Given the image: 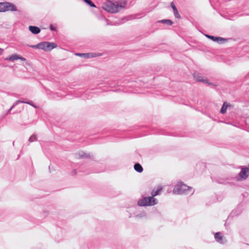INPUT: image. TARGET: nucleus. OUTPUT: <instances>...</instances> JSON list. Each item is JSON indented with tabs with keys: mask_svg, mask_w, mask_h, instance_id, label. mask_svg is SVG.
Instances as JSON below:
<instances>
[{
	"mask_svg": "<svg viewBox=\"0 0 249 249\" xmlns=\"http://www.w3.org/2000/svg\"><path fill=\"white\" fill-rule=\"evenodd\" d=\"M5 3L6 2H0V12H5Z\"/></svg>",
	"mask_w": 249,
	"mask_h": 249,
	"instance_id": "21",
	"label": "nucleus"
},
{
	"mask_svg": "<svg viewBox=\"0 0 249 249\" xmlns=\"http://www.w3.org/2000/svg\"><path fill=\"white\" fill-rule=\"evenodd\" d=\"M145 215V214H144V213H142L140 214H137L136 216L137 217H142L144 216Z\"/></svg>",
	"mask_w": 249,
	"mask_h": 249,
	"instance_id": "26",
	"label": "nucleus"
},
{
	"mask_svg": "<svg viewBox=\"0 0 249 249\" xmlns=\"http://www.w3.org/2000/svg\"><path fill=\"white\" fill-rule=\"evenodd\" d=\"M86 3L91 7H96L95 4L91 0H83Z\"/></svg>",
	"mask_w": 249,
	"mask_h": 249,
	"instance_id": "19",
	"label": "nucleus"
},
{
	"mask_svg": "<svg viewBox=\"0 0 249 249\" xmlns=\"http://www.w3.org/2000/svg\"><path fill=\"white\" fill-rule=\"evenodd\" d=\"M25 103V104H29L33 107H34L36 108V106H35L33 103L32 102V101H21V100H18L16 101V104H18V103Z\"/></svg>",
	"mask_w": 249,
	"mask_h": 249,
	"instance_id": "18",
	"label": "nucleus"
},
{
	"mask_svg": "<svg viewBox=\"0 0 249 249\" xmlns=\"http://www.w3.org/2000/svg\"><path fill=\"white\" fill-rule=\"evenodd\" d=\"M18 104H16V102L14 103L13 106L9 108V109L8 111V112H10L11 110Z\"/></svg>",
	"mask_w": 249,
	"mask_h": 249,
	"instance_id": "25",
	"label": "nucleus"
},
{
	"mask_svg": "<svg viewBox=\"0 0 249 249\" xmlns=\"http://www.w3.org/2000/svg\"><path fill=\"white\" fill-rule=\"evenodd\" d=\"M37 137L36 134H33L29 139L28 141L30 142H32L37 141Z\"/></svg>",
	"mask_w": 249,
	"mask_h": 249,
	"instance_id": "22",
	"label": "nucleus"
},
{
	"mask_svg": "<svg viewBox=\"0 0 249 249\" xmlns=\"http://www.w3.org/2000/svg\"><path fill=\"white\" fill-rule=\"evenodd\" d=\"M49 170H50V171H51V166H49Z\"/></svg>",
	"mask_w": 249,
	"mask_h": 249,
	"instance_id": "31",
	"label": "nucleus"
},
{
	"mask_svg": "<svg viewBox=\"0 0 249 249\" xmlns=\"http://www.w3.org/2000/svg\"><path fill=\"white\" fill-rule=\"evenodd\" d=\"M124 5L120 4L118 2L113 3L108 0L103 6V8L108 12L116 13L119 12L121 9L124 8Z\"/></svg>",
	"mask_w": 249,
	"mask_h": 249,
	"instance_id": "3",
	"label": "nucleus"
},
{
	"mask_svg": "<svg viewBox=\"0 0 249 249\" xmlns=\"http://www.w3.org/2000/svg\"><path fill=\"white\" fill-rule=\"evenodd\" d=\"M230 106V104L227 102H224L221 107L220 110V112L221 114H225L226 112L228 107Z\"/></svg>",
	"mask_w": 249,
	"mask_h": 249,
	"instance_id": "15",
	"label": "nucleus"
},
{
	"mask_svg": "<svg viewBox=\"0 0 249 249\" xmlns=\"http://www.w3.org/2000/svg\"><path fill=\"white\" fill-rule=\"evenodd\" d=\"M3 51V49L0 48V55L2 54Z\"/></svg>",
	"mask_w": 249,
	"mask_h": 249,
	"instance_id": "27",
	"label": "nucleus"
},
{
	"mask_svg": "<svg viewBox=\"0 0 249 249\" xmlns=\"http://www.w3.org/2000/svg\"><path fill=\"white\" fill-rule=\"evenodd\" d=\"M171 6L172 8L174 14V16L176 18H180V16L179 15L178 11L177 10V8H176L175 5L174 4V2H172L171 3Z\"/></svg>",
	"mask_w": 249,
	"mask_h": 249,
	"instance_id": "12",
	"label": "nucleus"
},
{
	"mask_svg": "<svg viewBox=\"0 0 249 249\" xmlns=\"http://www.w3.org/2000/svg\"><path fill=\"white\" fill-rule=\"evenodd\" d=\"M158 22L159 23L165 24L168 25H171L173 23V21L170 19H162L160 20H159Z\"/></svg>",
	"mask_w": 249,
	"mask_h": 249,
	"instance_id": "17",
	"label": "nucleus"
},
{
	"mask_svg": "<svg viewBox=\"0 0 249 249\" xmlns=\"http://www.w3.org/2000/svg\"><path fill=\"white\" fill-rule=\"evenodd\" d=\"M241 169V171L238 174V176L235 178H217L216 180V182L219 184H226L230 183L232 179H234L237 181H243L246 179L249 176V168L243 166H241L239 167Z\"/></svg>",
	"mask_w": 249,
	"mask_h": 249,
	"instance_id": "1",
	"label": "nucleus"
},
{
	"mask_svg": "<svg viewBox=\"0 0 249 249\" xmlns=\"http://www.w3.org/2000/svg\"><path fill=\"white\" fill-rule=\"evenodd\" d=\"M105 20L107 21V25H109V23H108L109 20L107 19H106V18L105 19Z\"/></svg>",
	"mask_w": 249,
	"mask_h": 249,
	"instance_id": "29",
	"label": "nucleus"
},
{
	"mask_svg": "<svg viewBox=\"0 0 249 249\" xmlns=\"http://www.w3.org/2000/svg\"><path fill=\"white\" fill-rule=\"evenodd\" d=\"M50 29L52 31H56L57 30V28L55 26L51 24L50 25Z\"/></svg>",
	"mask_w": 249,
	"mask_h": 249,
	"instance_id": "23",
	"label": "nucleus"
},
{
	"mask_svg": "<svg viewBox=\"0 0 249 249\" xmlns=\"http://www.w3.org/2000/svg\"><path fill=\"white\" fill-rule=\"evenodd\" d=\"M240 212L236 213V210H234L231 212V214L233 215L237 216L240 214Z\"/></svg>",
	"mask_w": 249,
	"mask_h": 249,
	"instance_id": "24",
	"label": "nucleus"
},
{
	"mask_svg": "<svg viewBox=\"0 0 249 249\" xmlns=\"http://www.w3.org/2000/svg\"><path fill=\"white\" fill-rule=\"evenodd\" d=\"M192 189L193 188L192 187L186 185L182 182H180L175 186L173 192L174 194L178 195H188L190 193L193 194L194 191L191 192Z\"/></svg>",
	"mask_w": 249,
	"mask_h": 249,
	"instance_id": "2",
	"label": "nucleus"
},
{
	"mask_svg": "<svg viewBox=\"0 0 249 249\" xmlns=\"http://www.w3.org/2000/svg\"><path fill=\"white\" fill-rule=\"evenodd\" d=\"M205 36L214 42H219L220 41H223L224 42H225L226 41V39L221 37L214 36H213L209 35L208 34H205Z\"/></svg>",
	"mask_w": 249,
	"mask_h": 249,
	"instance_id": "9",
	"label": "nucleus"
},
{
	"mask_svg": "<svg viewBox=\"0 0 249 249\" xmlns=\"http://www.w3.org/2000/svg\"><path fill=\"white\" fill-rule=\"evenodd\" d=\"M20 59L23 61H26V59L22 56L17 54H14L5 58V60H8L14 62L15 60Z\"/></svg>",
	"mask_w": 249,
	"mask_h": 249,
	"instance_id": "7",
	"label": "nucleus"
},
{
	"mask_svg": "<svg viewBox=\"0 0 249 249\" xmlns=\"http://www.w3.org/2000/svg\"><path fill=\"white\" fill-rule=\"evenodd\" d=\"M27 46L33 49L43 50L46 52L51 51L57 47V45L55 43L49 42H41L36 45H27Z\"/></svg>",
	"mask_w": 249,
	"mask_h": 249,
	"instance_id": "4",
	"label": "nucleus"
},
{
	"mask_svg": "<svg viewBox=\"0 0 249 249\" xmlns=\"http://www.w3.org/2000/svg\"><path fill=\"white\" fill-rule=\"evenodd\" d=\"M162 188H160V189H158L156 190V191L153 190L151 193V196L154 197V196L158 195L159 194V193L161 191Z\"/></svg>",
	"mask_w": 249,
	"mask_h": 249,
	"instance_id": "20",
	"label": "nucleus"
},
{
	"mask_svg": "<svg viewBox=\"0 0 249 249\" xmlns=\"http://www.w3.org/2000/svg\"><path fill=\"white\" fill-rule=\"evenodd\" d=\"M29 30L32 34L35 35L39 34L41 31L39 27L32 25L29 26Z\"/></svg>",
	"mask_w": 249,
	"mask_h": 249,
	"instance_id": "10",
	"label": "nucleus"
},
{
	"mask_svg": "<svg viewBox=\"0 0 249 249\" xmlns=\"http://www.w3.org/2000/svg\"><path fill=\"white\" fill-rule=\"evenodd\" d=\"M72 173H73L74 175H76V173H77L76 170L75 169L73 170V171H72Z\"/></svg>",
	"mask_w": 249,
	"mask_h": 249,
	"instance_id": "28",
	"label": "nucleus"
},
{
	"mask_svg": "<svg viewBox=\"0 0 249 249\" xmlns=\"http://www.w3.org/2000/svg\"><path fill=\"white\" fill-rule=\"evenodd\" d=\"M13 145L14 146V145H15V142H13Z\"/></svg>",
	"mask_w": 249,
	"mask_h": 249,
	"instance_id": "30",
	"label": "nucleus"
},
{
	"mask_svg": "<svg viewBox=\"0 0 249 249\" xmlns=\"http://www.w3.org/2000/svg\"><path fill=\"white\" fill-rule=\"evenodd\" d=\"M214 239L215 241L220 244H224L223 241V236L220 232H217L214 234Z\"/></svg>",
	"mask_w": 249,
	"mask_h": 249,
	"instance_id": "11",
	"label": "nucleus"
},
{
	"mask_svg": "<svg viewBox=\"0 0 249 249\" xmlns=\"http://www.w3.org/2000/svg\"><path fill=\"white\" fill-rule=\"evenodd\" d=\"M134 168L136 172L139 173L143 171V168L139 163H136L134 165Z\"/></svg>",
	"mask_w": 249,
	"mask_h": 249,
	"instance_id": "14",
	"label": "nucleus"
},
{
	"mask_svg": "<svg viewBox=\"0 0 249 249\" xmlns=\"http://www.w3.org/2000/svg\"><path fill=\"white\" fill-rule=\"evenodd\" d=\"M76 55L83 57L84 58H90L101 55L100 53H76Z\"/></svg>",
	"mask_w": 249,
	"mask_h": 249,
	"instance_id": "6",
	"label": "nucleus"
},
{
	"mask_svg": "<svg viewBox=\"0 0 249 249\" xmlns=\"http://www.w3.org/2000/svg\"><path fill=\"white\" fill-rule=\"evenodd\" d=\"M158 200L153 196H146L140 199L138 204L140 206H152L158 204Z\"/></svg>",
	"mask_w": 249,
	"mask_h": 249,
	"instance_id": "5",
	"label": "nucleus"
},
{
	"mask_svg": "<svg viewBox=\"0 0 249 249\" xmlns=\"http://www.w3.org/2000/svg\"><path fill=\"white\" fill-rule=\"evenodd\" d=\"M77 155L78 159L89 158L90 157L89 154L86 153L84 151H80Z\"/></svg>",
	"mask_w": 249,
	"mask_h": 249,
	"instance_id": "13",
	"label": "nucleus"
},
{
	"mask_svg": "<svg viewBox=\"0 0 249 249\" xmlns=\"http://www.w3.org/2000/svg\"><path fill=\"white\" fill-rule=\"evenodd\" d=\"M18 10L17 6L13 3L6 2L5 3V12L12 11L15 12Z\"/></svg>",
	"mask_w": 249,
	"mask_h": 249,
	"instance_id": "8",
	"label": "nucleus"
},
{
	"mask_svg": "<svg viewBox=\"0 0 249 249\" xmlns=\"http://www.w3.org/2000/svg\"><path fill=\"white\" fill-rule=\"evenodd\" d=\"M194 77L195 78L196 81L198 82H202L203 83H207V80L204 79L201 76L197 75L196 74H194Z\"/></svg>",
	"mask_w": 249,
	"mask_h": 249,
	"instance_id": "16",
	"label": "nucleus"
}]
</instances>
